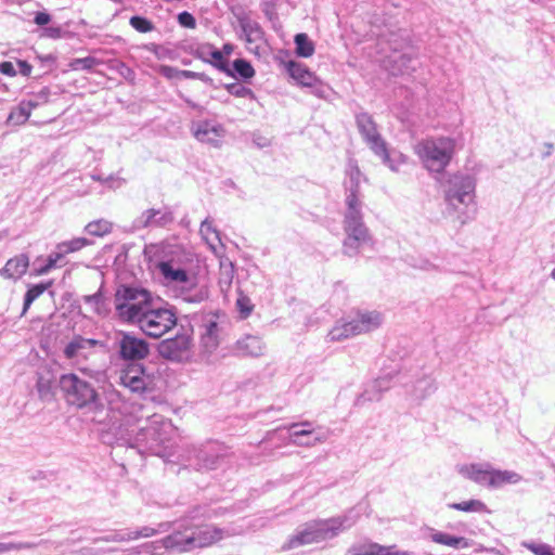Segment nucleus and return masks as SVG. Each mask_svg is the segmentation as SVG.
<instances>
[{"label":"nucleus","instance_id":"13d9d810","mask_svg":"<svg viewBox=\"0 0 555 555\" xmlns=\"http://www.w3.org/2000/svg\"><path fill=\"white\" fill-rule=\"evenodd\" d=\"M98 60L92 56L81 57V59H75L70 66L73 69H86L90 70L92 69L96 64Z\"/></svg>","mask_w":555,"mask_h":555},{"label":"nucleus","instance_id":"cd10ccee","mask_svg":"<svg viewBox=\"0 0 555 555\" xmlns=\"http://www.w3.org/2000/svg\"><path fill=\"white\" fill-rule=\"evenodd\" d=\"M285 67L296 83L304 88H306L308 85H311V81H314V78L317 77L315 74L312 73L306 65L295 61L287 62Z\"/></svg>","mask_w":555,"mask_h":555},{"label":"nucleus","instance_id":"393cba45","mask_svg":"<svg viewBox=\"0 0 555 555\" xmlns=\"http://www.w3.org/2000/svg\"><path fill=\"white\" fill-rule=\"evenodd\" d=\"M415 59V53L412 48H409L408 51L399 52L396 49L388 56V62L390 64V70L393 75L398 74H409L414 70V66H412V62Z\"/></svg>","mask_w":555,"mask_h":555},{"label":"nucleus","instance_id":"dca6fc26","mask_svg":"<svg viewBox=\"0 0 555 555\" xmlns=\"http://www.w3.org/2000/svg\"><path fill=\"white\" fill-rule=\"evenodd\" d=\"M196 519H191V532H192V551L196 548H204L212 545L220 541L225 535L224 529L215 527L212 525H199L195 524Z\"/></svg>","mask_w":555,"mask_h":555},{"label":"nucleus","instance_id":"7c9ffc66","mask_svg":"<svg viewBox=\"0 0 555 555\" xmlns=\"http://www.w3.org/2000/svg\"><path fill=\"white\" fill-rule=\"evenodd\" d=\"M83 300L100 317H107L111 312L109 301L103 295L102 287L96 293L85 296Z\"/></svg>","mask_w":555,"mask_h":555},{"label":"nucleus","instance_id":"7ed1b4c3","mask_svg":"<svg viewBox=\"0 0 555 555\" xmlns=\"http://www.w3.org/2000/svg\"><path fill=\"white\" fill-rule=\"evenodd\" d=\"M176 434L171 422L166 421L162 415L153 414L145 420V425L138 428L127 429V442L141 451L158 456L164 455L167 443Z\"/></svg>","mask_w":555,"mask_h":555},{"label":"nucleus","instance_id":"3c124183","mask_svg":"<svg viewBox=\"0 0 555 555\" xmlns=\"http://www.w3.org/2000/svg\"><path fill=\"white\" fill-rule=\"evenodd\" d=\"M235 74L243 79H250L255 76V69L251 64L244 59H236L233 62Z\"/></svg>","mask_w":555,"mask_h":555},{"label":"nucleus","instance_id":"423d86ee","mask_svg":"<svg viewBox=\"0 0 555 555\" xmlns=\"http://www.w3.org/2000/svg\"><path fill=\"white\" fill-rule=\"evenodd\" d=\"M153 299L143 287L119 285L114 295L115 313L121 322L134 325Z\"/></svg>","mask_w":555,"mask_h":555},{"label":"nucleus","instance_id":"864d4df0","mask_svg":"<svg viewBox=\"0 0 555 555\" xmlns=\"http://www.w3.org/2000/svg\"><path fill=\"white\" fill-rule=\"evenodd\" d=\"M524 546L534 555H555L554 548L547 543L531 541L525 542Z\"/></svg>","mask_w":555,"mask_h":555},{"label":"nucleus","instance_id":"c756f323","mask_svg":"<svg viewBox=\"0 0 555 555\" xmlns=\"http://www.w3.org/2000/svg\"><path fill=\"white\" fill-rule=\"evenodd\" d=\"M520 480L521 476L516 472L501 470L492 467L490 488L496 489L503 487L504 485H515L518 483Z\"/></svg>","mask_w":555,"mask_h":555},{"label":"nucleus","instance_id":"bf43d9fd","mask_svg":"<svg viewBox=\"0 0 555 555\" xmlns=\"http://www.w3.org/2000/svg\"><path fill=\"white\" fill-rule=\"evenodd\" d=\"M95 541H104V542H129L130 539V532L129 530L126 531H115L112 534L102 537L96 539Z\"/></svg>","mask_w":555,"mask_h":555},{"label":"nucleus","instance_id":"774afa93","mask_svg":"<svg viewBox=\"0 0 555 555\" xmlns=\"http://www.w3.org/2000/svg\"><path fill=\"white\" fill-rule=\"evenodd\" d=\"M0 73L10 77H14L16 75V69L13 63L4 61L0 63Z\"/></svg>","mask_w":555,"mask_h":555},{"label":"nucleus","instance_id":"5701e85b","mask_svg":"<svg viewBox=\"0 0 555 555\" xmlns=\"http://www.w3.org/2000/svg\"><path fill=\"white\" fill-rule=\"evenodd\" d=\"M29 267V257L27 254H20L10 258L4 267L0 269V275L7 280L17 281Z\"/></svg>","mask_w":555,"mask_h":555},{"label":"nucleus","instance_id":"a19ab883","mask_svg":"<svg viewBox=\"0 0 555 555\" xmlns=\"http://www.w3.org/2000/svg\"><path fill=\"white\" fill-rule=\"evenodd\" d=\"M296 54L301 57H310L314 53V43L309 39L305 33L295 36Z\"/></svg>","mask_w":555,"mask_h":555},{"label":"nucleus","instance_id":"f03ea898","mask_svg":"<svg viewBox=\"0 0 555 555\" xmlns=\"http://www.w3.org/2000/svg\"><path fill=\"white\" fill-rule=\"evenodd\" d=\"M358 519L359 515L353 509H350L337 517L313 520L289 537L282 548L287 551L333 539L340 532L353 527Z\"/></svg>","mask_w":555,"mask_h":555},{"label":"nucleus","instance_id":"6e6552de","mask_svg":"<svg viewBox=\"0 0 555 555\" xmlns=\"http://www.w3.org/2000/svg\"><path fill=\"white\" fill-rule=\"evenodd\" d=\"M60 388L66 402L78 409L99 410L102 403L95 388L75 373L63 374L60 377Z\"/></svg>","mask_w":555,"mask_h":555},{"label":"nucleus","instance_id":"79ce46f5","mask_svg":"<svg viewBox=\"0 0 555 555\" xmlns=\"http://www.w3.org/2000/svg\"><path fill=\"white\" fill-rule=\"evenodd\" d=\"M63 259H64V257L59 251V249H55V251L51 253L48 256L46 263L43 266H40V267L34 269L33 275L40 276V275L47 274L52 269H54L56 267H61L62 266L61 262L63 261Z\"/></svg>","mask_w":555,"mask_h":555},{"label":"nucleus","instance_id":"37998d69","mask_svg":"<svg viewBox=\"0 0 555 555\" xmlns=\"http://www.w3.org/2000/svg\"><path fill=\"white\" fill-rule=\"evenodd\" d=\"M201 235L212 250H216L217 244L220 243L219 232L212 227L208 220H204L199 228Z\"/></svg>","mask_w":555,"mask_h":555},{"label":"nucleus","instance_id":"4be33fe9","mask_svg":"<svg viewBox=\"0 0 555 555\" xmlns=\"http://www.w3.org/2000/svg\"><path fill=\"white\" fill-rule=\"evenodd\" d=\"M98 344L95 339L76 336L65 346L64 356L68 360L87 359Z\"/></svg>","mask_w":555,"mask_h":555},{"label":"nucleus","instance_id":"ea45409f","mask_svg":"<svg viewBox=\"0 0 555 555\" xmlns=\"http://www.w3.org/2000/svg\"><path fill=\"white\" fill-rule=\"evenodd\" d=\"M91 242L86 237H75L69 241H64L56 245V249L62 254L65 258L67 254L76 253L81 250L83 247L90 245Z\"/></svg>","mask_w":555,"mask_h":555},{"label":"nucleus","instance_id":"1a4fd4ad","mask_svg":"<svg viewBox=\"0 0 555 555\" xmlns=\"http://www.w3.org/2000/svg\"><path fill=\"white\" fill-rule=\"evenodd\" d=\"M219 515V509L209 508L207 506H197L195 507L189 516L178 520L170 522L171 524V533L165 537V542L169 546L170 551L178 553H188L192 552V532H191V519H211Z\"/></svg>","mask_w":555,"mask_h":555},{"label":"nucleus","instance_id":"e2e57ef3","mask_svg":"<svg viewBox=\"0 0 555 555\" xmlns=\"http://www.w3.org/2000/svg\"><path fill=\"white\" fill-rule=\"evenodd\" d=\"M186 281L188 282H182L178 285V289L180 292V294L184 293L185 292V288H192L193 286L199 284L198 282V278L197 275L194 273V274H188L186 275Z\"/></svg>","mask_w":555,"mask_h":555},{"label":"nucleus","instance_id":"49530a36","mask_svg":"<svg viewBox=\"0 0 555 555\" xmlns=\"http://www.w3.org/2000/svg\"><path fill=\"white\" fill-rule=\"evenodd\" d=\"M30 115L31 113L21 101L18 105L10 112L8 116V122L18 126L24 125L29 119Z\"/></svg>","mask_w":555,"mask_h":555},{"label":"nucleus","instance_id":"2eb2a0df","mask_svg":"<svg viewBox=\"0 0 555 555\" xmlns=\"http://www.w3.org/2000/svg\"><path fill=\"white\" fill-rule=\"evenodd\" d=\"M119 356L125 360H142L150 351L149 344L130 333L121 332L117 340Z\"/></svg>","mask_w":555,"mask_h":555},{"label":"nucleus","instance_id":"5fc2aeb1","mask_svg":"<svg viewBox=\"0 0 555 555\" xmlns=\"http://www.w3.org/2000/svg\"><path fill=\"white\" fill-rule=\"evenodd\" d=\"M225 89L236 98H254L253 90L238 82L229 83L225 86Z\"/></svg>","mask_w":555,"mask_h":555},{"label":"nucleus","instance_id":"6ab92c4d","mask_svg":"<svg viewBox=\"0 0 555 555\" xmlns=\"http://www.w3.org/2000/svg\"><path fill=\"white\" fill-rule=\"evenodd\" d=\"M172 214L163 209H146L139 217H137L132 227L134 230H141L152 227H163L172 221Z\"/></svg>","mask_w":555,"mask_h":555},{"label":"nucleus","instance_id":"8fccbe9b","mask_svg":"<svg viewBox=\"0 0 555 555\" xmlns=\"http://www.w3.org/2000/svg\"><path fill=\"white\" fill-rule=\"evenodd\" d=\"M387 156L388 158L385 159L384 156H379L382 158V162L389 167L392 171H399L400 167L408 162V157L399 152H392L389 153L387 150Z\"/></svg>","mask_w":555,"mask_h":555},{"label":"nucleus","instance_id":"a18cd8bd","mask_svg":"<svg viewBox=\"0 0 555 555\" xmlns=\"http://www.w3.org/2000/svg\"><path fill=\"white\" fill-rule=\"evenodd\" d=\"M450 508L466 513H482L487 509L486 504L479 500H468L460 503H452Z\"/></svg>","mask_w":555,"mask_h":555},{"label":"nucleus","instance_id":"b1692460","mask_svg":"<svg viewBox=\"0 0 555 555\" xmlns=\"http://www.w3.org/2000/svg\"><path fill=\"white\" fill-rule=\"evenodd\" d=\"M266 350L267 347L259 336L245 335L235 344V351L242 357H261Z\"/></svg>","mask_w":555,"mask_h":555},{"label":"nucleus","instance_id":"9d476101","mask_svg":"<svg viewBox=\"0 0 555 555\" xmlns=\"http://www.w3.org/2000/svg\"><path fill=\"white\" fill-rule=\"evenodd\" d=\"M151 338H160L177 325V315L172 309L155 299L134 324Z\"/></svg>","mask_w":555,"mask_h":555},{"label":"nucleus","instance_id":"680f3d73","mask_svg":"<svg viewBox=\"0 0 555 555\" xmlns=\"http://www.w3.org/2000/svg\"><path fill=\"white\" fill-rule=\"evenodd\" d=\"M178 22L182 27H185V28L193 29L196 27L195 17L186 11H183L178 14Z\"/></svg>","mask_w":555,"mask_h":555},{"label":"nucleus","instance_id":"a211bd4d","mask_svg":"<svg viewBox=\"0 0 555 555\" xmlns=\"http://www.w3.org/2000/svg\"><path fill=\"white\" fill-rule=\"evenodd\" d=\"M314 431L315 430L310 422L292 424L288 428L289 443L298 447H314L315 444L323 443L328 439L330 431L325 430L321 434L314 435L311 442H304V438L311 437Z\"/></svg>","mask_w":555,"mask_h":555},{"label":"nucleus","instance_id":"2f4dec72","mask_svg":"<svg viewBox=\"0 0 555 555\" xmlns=\"http://www.w3.org/2000/svg\"><path fill=\"white\" fill-rule=\"evenodd\" d=\"M238 23L246 42L253 43L262 38L261 27L257 22L247 16H242L238 18Z\"/></svg>","mask_w":555,"mask_h":555},{"label":"nucleus","instance_id":"4468645a","mask_svg":"<svg viewBox=\"0 0 555 555\" xmlns=\"http://www.w3.org/2000/svg\"><path fill=\"white\" fill-rule=\"evenodd\" d=\"M356 124L360 134L371 151L376 156H384L385 159L388 158L387 143L380 135L373 117L369 113H359L356 115Z\"/></svg>","mask_w":555,"mask_h":555},{"label":"nucleus","instance_id":"412c9836","mask_svg":"<svg viewBox=\"0 0 555 555\" xmlns=\"http://www.w3.org/2000/svg\"><path fill=\"white\" fill-rule=\"evenodd\" d=\"M492 466L489 463L464 464L459 467V473L483 487L490 488Z\"/></svg>","mask_w":555,"mask_h":555},{"label":"nucleus","instance_id":"a878e982","mask_svg":"<svg viewBox=\"0 0 555 555\" xmlns=\"http://www.w3.org/2000/svg\"><path fill=\"white\" fill-rule=\"evenodd\" d=\"M158 269L167 284L178 287L180 283L188 282L186 275L189 273L181 267L176 266L173 260L160 261Z\"/></svg>","mask_w":555,"mask_h":555},{"label":"nucleus","instance_id":"bb28decb","mask_svg":"<svg viewBox=\"0 0 555 555\" xmlns=\"http://www.w3.org/2000/svg\"><path fill=\"white\" fill-rule=\"evenodd\" d=\"M425 537L434 543L449 546L452 548H464L467 546L465 538L451 535L449 533L438 531L434 528H426Z\"/></svg>","mask_w":555,"mask_h":555},{"label":"nucleus","instance_id":"72a5a7b5","mask_svg":"<svg viewBox=\"0 0 555 555\" xmlns=\"http://www.w3.org/2000/svg\"><path fill=\"white\" fill-rule=\"evenodd\" d=\"M380 552H384L383 545L371 540H365L352 544L345 555H382Z\"/></svg>","mask_w":555,"mask_h":555},{"label":"nucleus","instance_id":"09e8293b","mask_svg":"<svg viewBox=\"0 0 555 555\" xmlns=\"http://www.w3.org/2000/svg\"><path fill=\"white\" fill-rule=\"evenodd\" d=\"M311 85H308L306 88L310 89V92L323 100H327L330 95L333 93V89L322 80H320L318 77L314 78V81H311Z\"/></svg>","mask_w":555,"mask_h":555},{"label":"nucleus","instance_id":"4d7b16f0","mask_svg":"<svg viewBox=\"0 0 555 555\" xmlns=\"http://www.w3.org/2000/svg\"><path fill=\"white\" fill-rule=\"evenodd\" d=\"M37 391L42 399H47L53 395L52 380L43 376H39L36 383Z\"/></svg>","mask_w":555,"mask_h":555},{"label":"nucleus","instance_id":"20e7f679","mask_svg":"<svg viewBox=\"0 0 555 555\" xmlns=\"http://www.w3.org/2000/svg\"><path fill=\"white\" fill-rule=\"evenodd\" d=\"M346 209L344 212V231L346 237L343 243L344 254L349 257H354L360 253V249L370 244L372 237L369 229L363 221V202L362 197L347 194L345 196Z\"/></svg>","mask_w":555,"mask_h":555},{"label":"nucleus","instance_id":"6e6d98bb","mask_svg":"<svg viewBox=\"0 0 555 555\" xmlns=\"http://www.w3.org/2000/svg\"><path fill=\"white\" fill-rule=\"evenodd\" d=\"M130 25L139 33H149L152 31L154 25L151 21L142 16H132L129 21Z\"/></svg>","mask_w":555,"mask_h":555},{"label":"nucleus","instance_id":"f704fd0d","mask_svg":"<svg viewBox=\"0 0 555 555\" xmlns=\"http://www.w3.org/2000/svg\"><path fill=\"white\" fill-rule=\"evenodd\" d=\"M171 528L170 521L159 522L157 527L143 526L135 530H129L130 539L138 540L140 538H151L159 533L168 532Z\"/></svg>","mask_w":555,"mask_h":555},{"label":"nucleus","instance_id":"052dcab7","mask_svg":"<svg viewBox=\"0 0 555 555\" xmlns=\"http://www.w3.org/2000/svg\"><path fill=\"white\" fill-rule=\"evenodd\" d=\"M236 306L243 318H247L253 310V305L246 296H240L236 300Z\"/></svg>","mask_w":555,"mask_h":555},{"label":"nucleus","instance_id":"f3484780","mask_svg":"<svg viewBox=\"0 0 555 555\" xmlns=\"http://www.w3.org/2000/svg\"><path fill=\"white\" fill-rule=\"evenodd\" d=\"M191 129L197 141L212 146H219L225 135L222 125L214 120L195 121Z\"/></svg>","mask_w":555,"mask_h":555},{"label":"nucleus","instance_id":"0e129e2a","mask_svg":"<svg viewBox=\"0 0 555 555\" xmlns=\"http://www.w3.org/2000/svg\"><path fill=\"white\" fill-rule=\"evenodd\" d=\"M41 36L52 38V39H59L62 36V28L60 26L46 27L42 30Z\"/></svg>","mask_w":555,"mask_h":555},{"label":"nucleus","instance_id":"c03bdc74","mask_svg":"<svg viewBox=\"0 0 555 555\" xmlns=\"http://www.w3.org/2000/svg\"><path fill=\"white\" fill-rule=\"evenodd\" d=\"M113 224L112 222L105 220V219H99L89 222L85 227V231L93 236H104L112 232Z\"/></svg>","mask_w":555,"mask_h":555},{"label":"nucleus","instance_id":"c85d7f7f","mask_svg":"<svg viewBox=\"0 0 555 555\" xmlns=\"http://www.w3.org/2000/svg\"><path fill=\"white\" fill-rule=\"evenodd\" d=\"M346 175L348 179L345 183L346 195L353 193L356 197H362L360 193V182L362 175L356 160L350 159L348 162Z\"/></svg>","mask_w":555,"mask_h":555},{"label":"nucleus","instance_id":"aec40b11","mask_svg":"<svg viewBox=\"0 0 555 555\" xmlns=\"http://www.w3.org/2000/svg\"><path fill=\"white\" fill-rule=\"evenodd\" d=\"M199 344L206 353H212L220 344V326L214 318L205 319L201 325Z\"/></svg>","mask_w":555,"mask_h":555},{"label":"nucleus","instance_id":"603ef678","mask_svg":"<svg viewBox=\"0 0 555 555\" xmlns=\"http://www.w3.org/2000/svg\"><path fill=\"white\" fill-rule=\"evenodd\" d=\"M42 542H0V553H7L11 551H20V550H33L40 545Z\"/></svg>","mask_w":555,"mask_h":555},{"label":"nucleus","instance_id":"de8ad7c7","mask_svg":"<svg viewBox=\"0 0 555 555\" xmlns=\"http://www.w3.org/2000/svg\"><path fill=\"white\" fill-rule=\"evenodd\" d=\"M140 548L144 552V555H162L165 551H170L167 542H165V537L159 540L142 543Z\"/></svg>","mask_w":555,"mask_h":555},{"label":"nucleus","instance_id":"f257e3e1","mask_svg":"<svg viewBox=\"0 0 555 555\" xmlns=\"http://www.w3.org/2000/svg\"><path fill=\"white\" fill-rule=\"evenodd\" d=\"M446 215L461 227L473 221L477 214L476 180L469 175L455 173L444 184Z\"/></svg>","mask_w":555,"mask_h":555},{"label":"nucleus","instance_id":"c9c22d12","mask_svg":"<svg viewBox=\"0 0 555 555\" xmlns=\"http://www.w3.org/2000/svg\"><path fill=\"white\" fill-rule=\"evenodd\" d=\"M437 389L435 380L430 376L417 379L413 386L412 395L417 400H423L433 395Z\"/></svg>","mask_w":555,"mask_h":555},{"label":"nucleus","instance_id":"0eeeda50","mask_svg":"<svg viewBox=\"0 0 555 555\" xmlns=\"http://www.w3.org/2000/svg\"><path fill=\"white\" fill-rule=\"evenodd\" d=\"M455 151V140L449 137L427 138L417 142L414 152L430 172L440 173L450 164Z\"/></svg>","mask_w":555,"mask_h":555},{"label":"nucleus","instance_id":"ddd939ff","mask_svg":"<svg viewBox=\"0 0 555 555\" xmlns=\"http://www.w3.org/2000/svg\"><path fill=\"white\" fill-rule=\"evenodd\" d=\"M192 347V335L186 330H183L178 332L175 337L163 339L158 344L157 351L164 359L184 362L190 359Z\"/></svg>","mask_w":555,"mask_h":555},{"label":"nucleus","instance_id":"338daca9","mask_svg":"<svg viewBox=\"0 0 555 555\" xmlns=\"http://www.w3.org/2000/svg\"><path fill=\"white\" fill-rule=\"evenodd\" d=\"M384 552H380L382 555H412L410 552L400 551L397 545H383Z\"/></svg>","mask_w":555,"mask_h":555},{"label":"nucleus","instance_id":"39448f33","mask_svg":"<svg viewBox=\"0 0 555 555\" xmlns=\"http://www.w3.org/2000/svg\"><path fill=\"white\" fill-rule=\"evenodd\" d=\"M383 323L384 317L379 311L357 310L338 320L328 332L327 338L330 341H343L376 331Z\"/></svg>","mask_w":555,"mask_h":555},{"label":"nucleus","instance_id":"473e14b6","mask_svg":"<svg viewBox=\"0 0 555 555\" xmlns=\"http://www.w3.org/2000/svg\"><path fill=\"white\" fill-rule=\"evenodd\" d=\"M53 285V281L42 282L34 285H29L28 289L24 296V304L22 315H24L33 305V302L38 299L46 291L51 288Z\"/></svg>","mask_w":555,"mask_h":555},{"label":"nucleus","instance_id":"9b49d317","mask_svg":"<svg viewBox=\"0 0 555 555\" xmlns=\"http://www.w3.org/2000/svg\"><path fill=\"white\" fill-rule=\"evenodd\" d=\"M158 376L143 364L131 362L118 372V383L133 393L143 395L156 389Z\"/></svg>","mask_w":555,"mask_h":555},{"label":"nucleus","instance_id":"f8f14e48","mask_svg":"<svg viewBox=\"0 0 555 555\" xmlns=\"http://www.w3.org/2000/svg\"><path fill=\"white\" fill-rule=\"evenodd\" d=\"M225 447L218 441L192 446L185 450L184 459L193 468L214 469L218 462L224 456Z\"/></svg>","mask_w":555,"mask_h":555},{"label":"nucleus","instance_id":"4c0bfd02","mask_svg":"<svg viewBox=\"0 0 555 555\" xmlns=\"http://www.w3.org/2000/svg\"><path fill=\"white\" fill-rule=\"evenodd\" d=\"M180 297L191 304H199L209 297L208 287L204 284H197L192 288H185V292L180 294Z\"/></svg>","mask_w":555,"mask_h":555},{"label":"nucleus","instance_id":"58836bf2","mask_svg":"<svg viewBox=\"0 0 555 555\" xmlns=\"http://www.w3.org/2000/svg\"><path fill=\"white\" fill-rule=\"evenodd\" d=\"M180 297L191 304H199L209 297L208 287L204 284H197L192 288H185V292L180 294Z\"/></svg>","mask_w":555,"mask_h":555},{"label":"nucleus","instance_id":"69168bd1","mask_svg":"<svg viewBox=\"0 0 555 555\" xmlns=\"http://www.w3.org/2000/svg\"><path fill=\"white\" fill-rule=\"evenodd\" d=\"M50 94V89L48 87H43L40 91L33 94V99L43 105L49 102Z\"/></svg>","mask_w":555,"mask_h":555},{"label":"nucleus","instance_id":"e433bc0d","mask_svg":"<svg viewBox=\"0 0 555 555\" xmlns=\"http://www.w3.org/2000/svg\"><path fill=\"white\" fill-rule=\"evenodd\" d=\"M204 49L207 50L212 61H208L218 70L225 73L229 76H234L232 70L229 68L228 61L223 56V52L216 49L212 44H205Z\"/></svg>","mask_w":555,"mask_h":555}]
</instances>
